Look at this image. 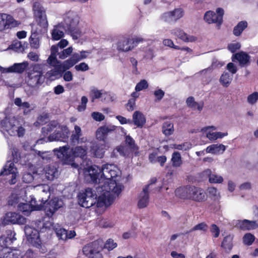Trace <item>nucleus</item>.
<instances>
[{
  "mask_svg": "<svg viewBox=\"0 0 258 258\" xmlns=\"http://www.w3.org/2000/svg\"><path fill=\"white\" fill-rule=\"evenodd\" d=\"M89 175L94 183L99 185L96 187L97 192H100L96 198L95 204L98 208L107 207L112 202V196H118L121 192L123 186L117 183L114 178L118 175L119 171L113 164H105L101 168L94 165L88 169Z\"/></svg>",
  "mask_w": 258,
  "mask_h": 258,
  "instance_id": "f257e3e1",
  "label": "nucleus"
},
{
  "mask_svg": "<svg viewBox=\"0 0 258 258\" xmlns=\"http://www.w3.org/2000/svg\"><path fill=\"white\" fill-rule=\"evenodd\" d=\"M41 187L43 188L42 192L48 195L47 199L42 198L41 203L38 204L34 196H30L31 200L29 201V203H20L18 206V210L22 212L25 215H28L32 211L43 210L47 217H52L54 213L61 207V201H59L57 198H54L47 202L48 199L50 196L49 187L47 185H43Z\"/></svg>",
  "mask_w": 258,
  "mask_h": 258,
  "instance_id": "f03ea898",
  "label": "nucleus"
},
{
  "mask_svg": "<svg viewBox=\"0 0 258 258\" xmlns=\"http://www.w3.org/2000/svg\"><path fill=\"white\" fill-rule=\"evenodd\" d=\"M11 149L12 150L13 161L9 160L7 162L6 165L0 172V176L10 175L11 179H9L8 182L10 184L12 185L16 183L17 181L16 174L15 173L16 168L15 167L14 163H19L21 165H25L28 161V157L26 156L24 157L22 156L19 150L15 147H11Z\"/></svg>",
  "mask_w": 258,
  "mask_h": 258,
  "instance_id": "7ed1b4c3",
  "label": "nucleus"
},
{
  "mask_svg": "<svg viewBox=\"0 0 258 258\" xmlns=\"http://www.w3.org/2000/svg\"><path fill=\"white\" fill-rule=\"evenodd\" d=\"M117 246V243L112 239H108L103 247L100 241L95 240L86 244L83 248V252L88 258H104L101 253L103 248L111 251Z\"/></svg>",
  "mask_w": 258,
  "mask_h": 258,
  "instance_id": "20e7f679",
  "label": "nucleus"
},
{
  "mask_svg": "<svg viewBox=\"0 0 258 258\" xmlns=\"http://www.w3.org/2000/svg\"><path fill=\"white\" fill-rule=\"evenodd\" d=\"M69 150L70 146L67 144L55 148L53 151L58 159L63 160L65 163L69 164L73 163L75 157L84 158L87 155L86 150L81 146H77Z\"/></svg>",
  "mask_w": 258,
  "mask_h": 258,
  "instance_id": "39448f33",
  "label": "nucleus"
},
{
  "mask_svg": "<svg viewBox=\"0 0 258 258\" xmlns=\"http://www.w3.org/2000/svg\"><path fill=\"white\" fill-rule=\"evenodd\" d=\"M79 21L80 17L78 14L74 11H69L64 15L63 21L60 23L63 24L67 33L75 40L82 36V32L78 26Z\"/></svg>",
  "mask_w": 258,
  "mask_h": 258,
  "instance_id": "423d86ee",
  "label": "nucleus"
},
{
  "mask_svg": "<svg viewBox=\"0 0 258 258\" xmlns=\"http://www.w3.org/2000/svg\"><path fill=\"white\" fill-rule=\"evenodd\" d=\"M95 191L91 188H87L78 195L79 205L84 208H89L94 205L96 202Z\"/></svg>",
  "mask_w": 258,
  "mask_h": 258,
  "instance_id": "0eeeda50",
  "label": "nucleus"
},
{
  "mask_svg": "<svg viewBox=\"0 0 258 258\" xmlns=\"http://www.w3.org/2000/svg\"><path fill=\"white\" fill-rule=\"evenodd\" d=\"M60 131L55 130L54 132L50 134L47 138V141L44 138H41L36 142L37 144H42L47 141H59L64 143L67 142L69 139V131L67 126H61Z\"/></svg>",
  "mask_w": 258,
  "mask_h": 258,
  "instance_id": "6e6552de",
  "label": "nucleus"
},
{
  "mask_svg": "<svg viewBox=\"0 0 258 258\" xmlns=\"http://www.w3.org/2000/svg\"><path fill=\"white\" fill-rule=\"evenodd\" d=\"M224 10L218 8L216 10V13L212 11H207L204 15V20L208 24H216L218 28H220L223 22Z\"/></svg>",
  "mask_w": 258,
  "mask_h": 258,
  "instance_id": "1a4fd4ad",
  "label": "nucleus"
},
{
  "mask_svg": "<svg viewBox=\"0 0 258 258\" xmlns=\"http://www.w3.org/2000/svg\"><path fill=\"white\" fill-rule=\"evenodd\" d=\"M183 16V11L181 8L175 9L173 11L166 12L160 16L161 21L168 24H174Z\"/></svg>",
  "mask_w": 258,
  "mask_h": 258,
  "instance_id": "9d476101",
  "label": "nucleus"
},
{
  "mask_svg": "<svg viewBox=\"0 0 258 258\" xmlns=\"http://www.w3.org/2000/svg\"><path fill=\"white\" fill-rule=\"evenodd\" d=\"M16 233L11 229L6 231L0 236V248L3 251H7L8 248L16 240Z\"/></svg>",
  "mask_w": 258,
  "mask_h": 258,
  "instance_id": "9b49d317",
  "label": "nucleus"
},
{
  "mask_svg": "<svg viewBox=\"0 0 258 258\" xmlns=\"http://www.w3.org/2000/svg\"><path fill=\"white\" fill-rule=\"evenodd\" d=\"M16 233L11 229L6 231L0 236V248L3 251H7L8 248L16 240Z\"/></svg>",
  "mask_w": 258,
  "mask_h": 258,
  "instance_id": "f8f14e48",
  "label": "nucleus"
},
{
  "mask_svg": "<svg viewBox=\"0 0 258 258\" xmlns=\"http://www.w3.org/2000/svg\"><path fill=\"white\" fill-rule=\"evenodd\" d=\"M33 10L35 16L38 19V23L39 27L44 29L47 28L48 24L45 9L38 3H35L33 5Z\"/></svg>",
  "mask_w": 258,
  "mask_h": 258,
  "instance_id": "ddd939ff",
  "label": "nucleus"
},
{
  "mask_svg": "<svg viewBox=\"0 0 258 258\" xmlns=\"http://www.w3.org/2000/svg\"><path fill=\"white\" fill-rule=\"evenodd\" d=\"M26 219L19 213L16 212H8L4 217L2 221L3 224H23Z\"/></svg>",
  "mask_w": 258,
  "mask_h": 258,
  "instance_id": "4468645a",
  "label": "nucleus"
},
{
  "mask_svg": "<svg viewBox=\"0 0 258 258\" xmlns=\"http://www.w3.org/2000/svg\"><path fill=\"white\" fill-rule=\"evenodd\" d=\"M24 232L27 240L32 245L37 246L40 244L39 233L37 229L26 225L24 228Z\"/></svg>",
  "mask_w": 258,
  "mask_h": 258,
  "instance_id": "2eb2a0df",
  "label": "nucleus"
},
{
  "mask_svg": "<svg viewBox=\"0 0 258 258\" xmlns=\"http://www.w3.org/2000/svg\"><path fill=\"white\" fill-rule=\"evenodd\" d=\"M40 177L43 180L52 181L58 176V169L54 165L46 166L40 174Z\"/></svg>",
  "mask_w": 258,
  "mask_h": 258,
  "instance_id": "dca6fc26",
  "label": "nucleus"
},
{
  "mask_svg": "<svg viewBox=\"0 0 258 258\" xmlns=\"http://www.w3.org/2000/svg\"><path fill=\"white\" fill-rule=\"evenodd\" d=\"M0 115H3V114L0 113ZM0 117V125L1 129L7 132L11 136V131H13V127L16 123H18V120L15 117L6 116L3 120H1Z\"/></svg>",
  "mask_w": 258,
  "mask_h": 258,
  "instance_id": "f3484780",
  "label": "nucleus"
},
{
  "mask_svg": "<svg viewBox=\"0 0 258 258\" xmlns=\"http://www.w3.org/2000/svg\"><path fill=\"white\" fill-rule=\"evenodd\" d=\"M29 63L28 61H23L21 63H15L13 65L5 68L0 67V70L2 73H16L21 74L23 73L28 67Z\"/></svg>",
  "mask_w": 258,
  "mask_h": 258,
  "instance_id": "a211bd4d",
  "label": "nucleus"
},
{
  "mask_svg": "<svg viewBox=\"0 0 258 258\" xmlns=\"http://www.w3.org/2000/svg\"><path fill=\"white\" fill-rule=\"evenodd\" d=\"M250 56L246 52L241 51L233 54L232 60L233 62H238L241 67H245L250 64Z\"/></svg>",
  "mask_w": 258,
  "mask_h": 258,
  "instance_id": "6ab92c4d",
  "label": "nucleus"
},
{
  "mask_svg": "<svg viewBox=\"0 0 258 258\" xmlns=\"http://www.w3.org/2000/svg\"><path fill=\"white\" fill-rule=\"evenodd\" d=\"M206 199L207 195L203 188L192 185L189 200L198 202H202L206 201Z\"/></svg>",
  "mask_w": 258,
  "mask_h": 258,
  "instance_id": "aec40b11",
  "label": "nucleus"
},
{
  "mask_svg": "<svg viewBox=\"0 0 258 258\" xmlns=\"http://www.w3.org/2000/svg\"><path fill=\"white\" fill-rule=\"evenodd\" d=\"M28 83L33 87L41 85L45 81V77L41 72H33L28 75Z\"/></svg>",
  "mask_w": 258,
  "mask_h": 258,
  "instance_id": "412c9836",
  "label": "nucleus"
},
{
  "mask_svg": "<svg viewBox=\"0 0 258 258\" xmlns=\"http://www.w3.org/2000/svg\"><path fill=\"white\" fill-rule=\"evenodd\" d=\"M41 30L35 26H32L31 35L29 38L30 44L32 48L37 49L40 46V38Z\"/></svg>",
  "mask_w": 258,
  "mask_h": 258,
  "instance_id": "4be33fe9",
  "label": "nucleus"
},
{
  "mask_svg": "<svg viewBox=\"0 0 258 258\" xmlns=\"http://www.w3.org/2000/svg\"><path fill=\"white\" fill-rule=\"evenodd\" d=\"M235 226L238 228L243 231L254 230L258 227V223L255 221H250L247 219L237 220Z\"/></svg>",
  "mask_w": 258,
  "mask_h": 258,
  "instance_id": "5701e85b",
  "label": "nucleus"
},
{
  "mask_svg": "<svg viewBox=\"0 0 258 258\" xmlns=\"http://www.w3.org/2000/svg\"><path fill=\"white\" fill-rule=\"evenodd\" d=\"M172 34L177 37L185 42H194L197 40V38L194 36L188 35L180 28H175L171 31Z\"/></svg>",
  "mask_w": 258,
  "mask_h": 258,
  "instance_id": "b1692460",
  "label": "nucleus"
},
{
  "mask_svg": "<svg viewBox=\"0 0 258 258\" xmlns=\"http://www.w3.org/2000/svg\"><path fill=\"white\" fill-rule=\"evenodd\" d=\"M149 191L146 190V188H143L142 191L138 196V207L139 209L146 208L149 204Z\"/></svg>",
  "mask_w": 258,
  "mask_h": 258,
  "instance_id": "393cba45",
  "label": "nucleus"
},
{
  "mask_svg": "<svg viewBox=\"0 0 258 258\" xmlns=\"http://www.w3.org/2000/svg\"><path fill=\"white\" fill-rule=\"evenodd\" d=\"M115 125H104L99 127L96 133V138L100 141H104L108 134L116 129Z\"/></svg>",
  "mask_w": 258,
  "mask_h": 258,
  "instance_id": "a878e982",
  "label": "nucleus"
},
{
  "mask_svg": "<svg viewBox=\"0 0 258 258\" xmlns=\"http://www.w3.org/2000/svg\"><path fill=\"white\" fill-rule=\"evenodd\" d=\"M55 231L58 239L62 241L72 239L76 235L74 230L68 231L64 228H56Z\"/></svg>",
  "mask_w": 258,
  "mask_h": 258,
  "instance_id": "bb28decb",
  "label": "nucleus"
},
{
  "mask_svg": "<svg viewBox=\"0 0 258 258\" xmlns=\"http://www.w3.org/2000/svg\"><path fill=\"white\" fill-rule=\"evenodd\" d=\"M82 136V133L81 127L75 125L74 126V130L72 132V134L71 136V141L74 144L82 143L85 142L86 139L84 138H81Z\"/></svg>",
  "mask_w": 258,
  "mask_h": 258,
  "instance_id": "cd10ccee",
  "label": "nucleus"
},
{
  "mask_svg": "<svg viewBox=\"0 0 258 258\" xmlns=\"http://www.w3.org/2000/svg\"><path fill=\"white\" fill-rule=\"evenodd\" d=\"M132 124L134 123L137 127L142 128L146 122L145 115L140 111H136L133 114Z\"/></svg>",
  "mask_w": 258,
  "mask_h": 258,
  "instance_id": "c85d7f7f",
  "label": "nucleus"
},
{
  "mask_svg": "<svg viewBox=\"0 0 258 258\" xmlns=\"http://www.w3.org/2000/svg\"><path fill=\"white\" fill-rule=\"evenodd\" d=\"M64 32L67 33V30L63 26V24L59 23L54 26L51 32L52 39L58 40L63 37Z\"/></svg>",
  "mask_w": 258,
  "mask_h": 258,
  "instance_id": "c756f323",
  "label": "nucleus"
},
{
  "mask_svg": "<svg viewBox=\"0 0 258 258\" xmlns=\"http://www.w3.org/2000/svg\"><path fill=\"white\" fill-rule=\"evenodd\" d=\"M192 185H186L179 187L175 190V194L176 197L182 199H189L190 189Z\"/></svg>",
  "mask_w": 258,
  "mask_h": 258,
  "instance_id": "7c9ffc66",
  "label": "nucleus"
},
{
  "mask_svg": "<svg viewBox=\"0 0 258 258\" xmlns=\"http://www.w3.org/2000/svg\"><path fill=\"white\" fill-rule=\"evenodd\" d=\"M203 177H207L209 181L212 183H220L223 181V178L221 176L216 174H213L210 169H206L202 172Z\"/></svg>",
  "mask_w": 258,
  "mask_h": 258,
  "instance_id": "2f4dec72",
  "label": "nucleus"
},
{
  "mask_svg": "<svg viewBox=\"0 0 258 258\" xmlns=\"http://www.w3.org/2000/svg\"><path fill=\"white\" fill-rule=\"evenodd\" d=\"M14 103L16 106L23 110V113L24 115L29 114L34 109V107H32L29 102H23L20 98H16L15 99Z\"/></svg>",
  "mask_w": 258,
  "mask_h": 258,
  "instance_id": "473e14b6",
  "label": "nucleus"
},
{
  "mask_svg": "<svg viewBox=\"0 0 258 258\" xmlns=\"http://www.w3.org/2000/svg\"><path fill=\"white\" fill-rule=\"evenodd\" d=\"M186 103L188 107L192 110L197 109L199 112L202 110L204 107L203 102H197L195 101V98L192 96L188 97L186 99Z\"/></svg>",
  "mask_w": 258,
  "mask_h": 258,
  "instance_id": "72a5a7b5",
  "label": "nucleus"
},
{
  "mask_svg": "<svg viewBox=\"0 0 258 258\" xmlns=\"http://www.w3.org/2000/svg\"><path fill=\"white\" fill-rule=\"evenodd\" d=\"M226 149L225 146L222 144H212L206 148V152L213 154L223 153Z\"/></svg>",
  "mask_w": 258,
  "mask_h": 258,
  "instance_id": "f704fd0d",
  "label": "nucleus"
},
{
  "mask_svg": "<svg viewBox=\"0 0 258 258\" xmlns=\"http://www.w3.org/2000/svg\"><path fill=\"white\" fill-rule=\"evenodd\" d=\"M117 49L119 51L127 52L131 49L130 38H124L119 40L117 43Z\"/></svg>",
  "mask_w": 258,
  "mask_h": 258,
  "instance_id": "c9c22d12",
  "label": "nucleus"
},
{
  "mask_svg": "<svg viewBox=\"0 0 258 258\" xmlns=\"http://www.w3.org/2000/svg\"><path fill=\"white\" fill-rule=\"evenodd\" d=\"M58 128H60V125L57 121L53 120L50 121L46 126L43 127L41 129V131L42 133L45 135H47L49 133Z\"/></svg>",
  "mask_w": 258,
  "mask_h": 258,
  "instance_id": "e433bc0d",
  "label": "nucleus"
},
{
  "mask_svg": "<svg viewBox=\"0 0 258 258\" xmlns=\"http://www.w3.org/2000/svg\"><path fill=\"white\" fill-rule=\"evenodd\" d=\"M6 29H11L17 26L19 23L14 18L8 14L3 13Z\"/></svg>",
  "mask_w": 258,
  "mask_h": 258,
  "instance_id": "4c0bfd02",
  "label": "nucleus"
},
{
  "mask_svg": "<svg viewBox=\"0 0 258 258\" xmlns=\"http://www.w3.org/2000/svg\"><path fill=\"white\" fill-rule=\"evenodd\" d=\"M171 162L173 167L178 168L181 166L182 160L179 152L174 151L172 153Z\"/></svg>",
  "mask_w": 258,
  "mask_h": 258,
  "instance_id": "58836bf2",
  "label": "nucleus"
},
{
  "mask_svg": "<svg viewBox=\"0 0 258 258\" xmlns=\"http://www.w3.org/2000/svg\"><path fill=\"white\" fill-rule=\"evenodd\" d=\"M247 27V23L246 21H242L239 22L233 28V34L236 36H240Z\"/></svg>",
  "mask_w": 258,
  "mask_h": 258,
  "instance_id": "ea45409f",
  "label": "nucleus"
},
{
  "mask_svg": "<svg viewBox=\"0 0 258 258\" xmlns=\"http://www.w3.org/2000/svg\"><path fill=\"white\" fill-rule=\"evenodd\" d=\"M75 63L70 59L64 61L62 63H60L58 66V72L60 74L61 73H63L66 72L67 70H68L73 66H74Z\"/></svg>",
  "mask_w": 258,
  "mask_h": 258,
  "instance_id": "a19ab883",
  "label": "nucleus"
},
{
  "mask_svg": "<svg viewBox=\"0 0 258 258\" xmlns=\"http://www.w3.org/2000/svg\"><path fill=\"white\" fill-rule=\"evenodd\" d=\"M162 128V133L166 136H169L173 133V124L169 121L164 122Z\"/></svg>",
  "mask_w": 258,
  "mask_h": 258,
  "instance_id": "79ce46f5",
  "label": "nucleus"
},
{
  "mask_svg": "<svg viewBox=\"0 0 258 258\" xmlns=\"http://www.w3.org/2000/svg\"><path fill=\"white\" fill-rule=\"evenodd\" d=\"M91 153L96 158H101L104 156L105 152L104 149L102 146L98 145H94L91 148Z\"/></svg>",
  "mask_w": 258,
  "mask_h": 258,
  "instance_id": "37998d69",
  "label": "nucleus"
},
{
  "mask_svg": "<svg viewBox=\"0 0 258 258\" xmlns=\"http://www.w3.org/2000/svg\"><path fill=\"white\" fill-rule=\"evenodd\" d=\"M211 69L207 68L199 72L202 76V80L204 84H207L211 81Z\"/></svg>",
  "mask_w": 258,
  "mask_h": 258,
  "instance_id": "c03bdc74",
  "label": "nucleus"
},
{
  "mask_svg": "<svg viewBox=\"0 0 258 258\" xmlns=\"http://www.w3.org/2000/svg\"><path fill=\"white\" fill-rule=\"evenodd\" d=\"M233 236L230 235L225 237L221 244L222 247L227 250H230L233 247Z\"/></svg>",
  "mask_w": 258,
  "mask_h": 258,
  "instance_id": "a18cd8bd",
  "label": "nucleus"
},
{
  "mask_svg": "<svg viewBox=\"0 0 258 258\" xmlns=\"http://www.w3.org/2000/svg\"><path fill=\"white\" fill-rule=\"evenodd\" d=\"M131 49L132 50L141 43L146 42V39L140 36H135L132 38H130Z\"/></svg>",
  "mask_w": 258,
  "mask_h": 258,
  "instance_id": "49530a36",
  "label": "nucleus"
},
{
  "mask_svg": "<svg viewBox=\"0 0 258 258\" xmlns=\"http://www.w3.org/2000/svg\"><path fill=\"white\" fill-rule=\"evenodd\" d=\"M233 78L232 75L227 72H224L221 76L220 81L225 87H227L230 84Z\"/></svg>",
  "mask_w": 258,
  "mask_h": 258,
  "instance_id": "de8ad7c7",
  "label": "nucleus"
},
{
  "mask_svg": "<svg viewBox=\"0 0 258 258\" xmlns=\"http://www.w3.org/2000/svg\"><path fill=\"white\" fill-rule=\"evenodd\" d=\"M208 228V225L205 222H202L199 223L195 226H194L191 229L186 231L185 232V234H189V233L194 231H203L204 232H206Z\"/></svg>",
  "mask_w": 258,
  "mask_h": 258,
  "instance_id": "09e8293b",
  "label": "nucleus"
},
{
  "mask_svg": "<svg viewBox=\"0 0 258 258\" xmlns=\"http://www.w3.org/2000/svg\"><path fill=\"white\" fill-rule=\"evenodd\" d=\"M209 196L214 201L219 200L220 199V192L214 187H209L207 189Z\"/></svg>",
  "mask_w": 258,
  "mask_h": 258,
  "instance_id": "8fccbe9b",
  "label": "nucleus"
},
{
  "mask_svg": "<svg viewBox=\"0 0 258 258\" xmlns=\"http://www.w3.org/2000/svg\"><path fill=\"white\" fill-rule=\"evenodd\" d=\"M25 130L21 126L19 125V123H16L13 127V131L11 132V136L18 135V137H23L25 134Z\"/></svg>",
  "mask_w": 258,
  "mask_h": 258,
  "instance_id": "3c124183",
  "label": "nucleus"
},
{
  "mask_svg": "<svg viewBox=\"0 0 258 258\" xmlns=\"http://www.w3.org/2000/svg\"><path fill=\"white\" fill-rule=\"evenodd\" d=\"M0 258H22V255L19 250H14L11 251H5L3 257Z\"/></svg>",
  "mask_w": 258,
  "mask_h": 258,
  "instance_id": "603ef678",
  "label": "nucleus"
},
{
  "mask_svg": "<svg viewBox=\"0 0 258 258\" xmlns=\"http://www.w3.org/2000/svg\"><path fill=\"white\" fill-rule=\"evenodd\" d=\"M47 62L49 65L55 67V69H57L58 71V66L60 63V62L57 60L56 55L50 54L47 59Z\"/></svg>",
  "mask_w": 258,
  "mask_h": 258,
  "instance_id": "864d4df0",
  "label": "nucleus"
},
{
  "mask_svg": "<svg viewBox=\"0 0 258 258\" xmlns=\"http://www.w3.org/2000/svg\"><path fill=\"white\" fill-rule=\"evenodd\" d=\"M255 239L254 236L250 233H246L243 237V242L245 245L249 246L252 244Z\"/></svg>",
  "mask_w": 258,
  "mask_h": 258,
  "instance_id": "5fc2aeb1",
  "label": "nucleus"
},
{
  "mask_svg": "<svg viewBox=\"0 0 258 258\" xmlns=\"http://www.w3.org/2000/svg\"><path fill=\"white\" fill-rule=\"evenodd\" d=\"M125 143L128 147L134 150H138V146L135 144V140L130 136L127 135L125 137Z\"/></svg>",
  "mask_w": 258,
  "mask_h": 258,
  "instance_id": "6e6d98bb",
  "label": "nucleus"
},
{
  "mask_svg": "<svg viewBox=\"0 0 258 258\" xmlns=\"http://www.w3.org/2000/svg\"><path fill=\"white\" fill-rule=\"evenodd\" d=\"M103 90H98L93 88L91 90V95L93 100L95 99H101Z\"/></svg>",
  "mask_w": 258,
  "mask_h": 258,
  "instance_id": "4d7b16f0",
  "label": "nucleus"
},
{
  "mask_svg": "<svg viewBox=\"0 0 258 258\" xmlns=\"http://www.w3.org/2000/svg\"><path fill=\"white\" fill-rule=\"evenodd\" d=\"M149 86L148 83L146 80H141L135 87V90L137 92L141 91L144 89H147Z\"/></svg>",
  "mask_w": 258,
  "mask_h": 258,
  "instance_id": "13d9d810",
  "label": "nucleus"
},
{
  "mask_svg": "<svg viewBox=\"0 0 258 258\" xmlns=\"http://www.w3.org/2000/svg\"><path fill=\"white\" fill-rule=\"evenodd\" d=\"M73 51L72 47H69L67 49H63L60 52L58 53V57L60 59H63L69 56Z\"/></svg>",
  "mask_w": 258,
  "mask_h": 258,
  "instance_id": "bf43d9fd",
  "label": "nucleus"
},
{
  "mask_svg": "<svg viewBox=\"0 0 258 258\" xmlns=\"http://www.w3.org/2000/svg\"><path fill=\"white\" fill-rule=\"evenodd\" d=\"M34 172L33 174L28 172H24L22 176L23 181L27 183H31L34 180Z\"/></svg>",
  "mask_w": 258,
  "mask_h": 258,
  "instance_id": "052dcab7",
  "label": "nucleus"
},
{
  "mask_svg": "<svg viewBox=\"0 0 258 258\" xmlns=\"http://www.w3.org/2000/svg\"><path fill=\"white\" fill-rule=\"evenodd\" d=\"M36 153L43 161H47L50 160L51 158V154L48 151L42 152L40 151H36Z\"/></svg>",
  "mask_w": 258,
  "mask_h": 258,
  "instance_id": "680f3d73",
  "label": "nucleus"
},
{
  "mask_svg": "<svg viewBox=\"0 0 258 258\" xmlns=\"http://www.w3.org/2000/svg\"><path fill=\"white\" fill-rule=\"evenodd\" d=\"M258 100V92H254L247 96V101L250 105H253Z\"/></svg>",
  "mask_w": 258,
  "mask_h": 258,
  "instance_id": "e2e57ef3",
  "label": "nucleus"
},
{
  "mask_svg": "<svg viewBox=\"0 0 258 258\" xmlns=\"http://www.w3.org/2000/svg\"><path fill=\"white\" fill-rule=\"evenodd\" d=\"M113 100L114 98L112 94L109 92H107L103 90L102 97H101V101L108 102L109 101H113Z\"/></svg>",
  "mask_w": 258,
  "mask_h": 258,
  "instance_id": "0e129e2a",
  "label": "nucleus"
},
{
  "mask_svg": "<svg viewBox=\"0 0 258 258\" xmlns=\"http://www.w3.org/2000/svg\"><path fill=\"white\" fill-rule=\"evenodd\" d=\"M191 148V144L188 142H185L181 144H176L174 148L179 150L187 151Z\"/></svg>",
  "mask_w": 258,
  "mask_h": 258,
  "instance_id": "69168bd1",
  "label": "nucleus"
},
{
  "mask_svg": "<svg viewBox=\"0 0 258 258\" xmlns=\"http://www.w3.org/2000/svg\"><path fill=\"white\" fill-rule=\"evenodd\" d=\"M153 94L155 97V101L159 102L161 101L164 97L165 92L161 89H157L154 91Z\"/></svg>",
  "mask_w": 258,
  "mask_h": 258,
  "instance_id": "338daca9",
  "label": "nucleus"
},
{
  "mask_svg": "<svg viewBox=\"0 0 258 258\" xmlns=\"http://www.w3.org/2000/svg\"><path fill=\"white\" fill-rule=\"evenodd\" d=\"M88 101V100L87 97L85 96L82 97L81 104L79 105L77 107V109L79 111L82 112L86 109Z\"/></svg>",
  "mask_w": 258,
  "mask_h": 258,
  "instance_id": "774afa93",
  "label": "nucleus"
}]
</instances>
